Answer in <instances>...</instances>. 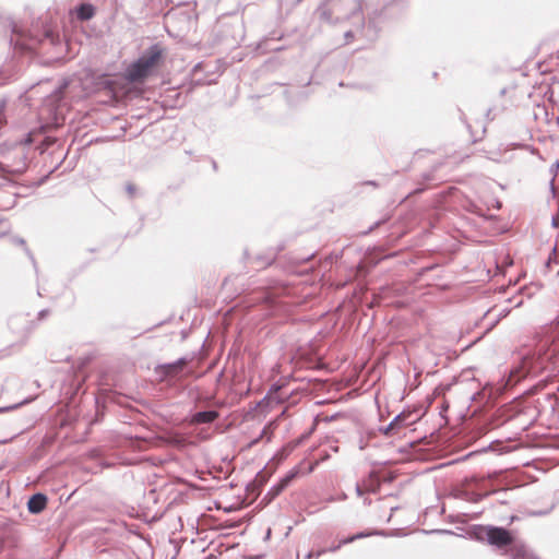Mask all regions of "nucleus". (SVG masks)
Returning <instances> with one entry per match:
<instances>
[{
    "mask_svg": "<svg viewBox=\"0 0 559 559\" xmlns=\"http://www.w3.org/2000/svg\"><path fill=\"white\" fill-rule=\"evenodd\" d=\"M509 554L511 559H539L525 545L522 544H513Z\"/></svg>",
    "mask_w": 559,
    "mask_h": 559,
    "instance_id": "39448f33",
    "label": "nucleus"
},
{
    "mask_svg": "<svg viewBox=\"0 0 559 559\" xmlns=\"http://www.w3.org/2000/svg\"><path fill=\"white\" fill-rule=\"evenodd\" d=\"M11 230V225L8 219L0 218V238L7 236Z\"/></svg>",
    "mask_w": 559,
    "mask_h": 559,
    "instance_id": "9d476101",
    "label": "nucleus"
},
{
    "mask_svg": "<svg viewBox=\"0 0 559 559\" xmlns=\"http://www.w3.org/2000/svg\"><path fill=\"white\" fill-rule=\"evenodd\" d=\"M275 260V254H271L265 260H263L262 265H270Z\"/></svg>",
    "mask_w": 559,
    "mask_h": 559,
    "instance_id": "dca6fc26",
    "label": "nucleus"
},
{
    "mask_svg": "<svg viewBox=\"0 0 559 559\" xmlns=\"http://www.w3.org/2000/svg\"><path fill=\"white\" fill-rule=\"evenodd\" d=\"M45 39L49 40L51 45H56L59 43V34L51 28L45 31Z\"/></svg>",
    "mask_w": 559,
    "mask_h": 559,
    "instance_id": "1a4fd4ad",
    "label": "nucleus"
},
{
    "mask_svg": "<svg viewBox=\"0 0 559 559\" xmlns=\"http://www.w3.org/2000/svg\"><path fill=\"white\" fill-rule=\"evenodd\" d=\"M219 417V413L215 409L197 412L188 418L190 425L211 424Z\"/></svg>",
    "mask_w": 559,
    "mask_h": 559,
    "instance_id": "7ed1b4c3",
    "label": "nucleus"
},
{
    "mask_svg": "<svg viewBox=\"0 0 559 559\" xmlns=\"http://www.w3.org/2000/svg\"><path fill=\"white\" fill-rule=\"evenodd\" d=\"M19 243H24V240L23 239H17L16 240Z\"/></svg>",
    "mask_w": 559,
    "mask_h": 559,
    "instance_id": "c756f323",
    "label": "nucleus"
},
{
    "mask_svg": "<svg viewBox=\"0 0 559 559\" xmlns=\"http://www.w3.org/2000/svg\"><path fill=\"white\" fill-rule=\"evenodd\" d=\"M325 551H326L325 549L319 550V551L316 554V557H317V558H318V557H320V556H321L322 554H324ZM313 556H314V554L310 551V552H308V554H307V556H306V557H307L308 559H310V558H312Z\"/></svg>",
    "mask_w": 559,
    "mask_h": 559,
    "instance_id": "6ab92c4d",
    "label": "nucleus"
},
{
    "mask_svg": "<svg viewBox=\"0 0 559 559\" xmlns=\"http://www.w3.org/2000/svg\"><path fill=\"white\" fill-rule=\"evenodd\" d=\"M47 504V497L44 493L37 492L33 495L27 502V510L32 514L40 513Z\"/></svg>",
    "mask_w": 559,
    "mask_h": 559,
    "instance_id": "20e7f679",
    "label": "nucleus"
},
{
    "mask_svg": "<svg viewBox=\"0 0 559 559\" xmlns=\"http://www.w3.org/2000/svg\"><path fill=\"white\" fill-rule=\"evenodd\" d=\"M559 169V160H556L551 167H550V171L554 174V177L551 178L550 180V188H551V191L555 192V187H554V181H555V177L557 175V171Z\"/></svg>",
    "mask_w": 559,
    "mask_h": 559,
    "instance_id": "ddd939ff",
    "label": "nucleus"
},
{
    "mask_svg": "<svg viewBox=\"0 0 559 559\" xmlns=\"http://www.w3.org/2000/svg\"><path fill=\"white\" fill-rule=\"evenodd\" d=\"M47 313H48V310H41V311H39L38 314L40 318H44Z\"/></svg>",
    "mask_w": 559,
    "mask_h": 559,
    "instance_id": "bb28decb",
    "label": "nucleus"
},
{
    "mask_svg": "<svg viewBox=\"0 0 559 559\" xmlns=\"http://www.w3.org/2000/svg\"><path fill=\"white\" fill-rule=\"evenodd\" d=\"M1 194L2 195L0 197V200L4 199V197H7L8 199H12L13 198V195L11 193H8L5 191H2Z\"/></svg>",
    "mask_w": 559,
    "mask_h": 559,
    "instance_id": "5701e85b",
    "label": "nucleus"
},
{
    "mask_svg": "<svg viewBox=\"0 0 559 559\" xmlns=\"http://www.w3.org/2000/svg\"><path fill=\"white\" fill-rule=\"evenodd\" d=\"M341 547H342V545H341V543H338L337 545L330 547V548L328 549V551L335 552V551H337Z\"/></svg>",
    "mask_w": 559,
    "mask_h": 559,
    "instance_id": "4be33fe9",
    "label": "nucleus"
},
{
    "mask_svg": "<svg viewBox=\"0 0 559 559\" xmlns=\"http://www.w3.org/2000/svg\"><path fill=\"white\" fill-rule=\"evenodd\" d=\"M164 58V49L160 46L150 47L135 62L128 67L126 71L127 80L133 83L144 82L159 70Z\"/></svg>",
    "mask_w": 559,
    "mask_h": 559,
    "instance_id": "f257e3e1",
    "label": "nucleus"
},
{
    "mask_svg": "<svg viewBox=\"0 0 559 559\" xmlns=\"http://www.w3.org/2000/svg\"><path fill=\"white\" fill-rule=\"evenodd\" d=\"M368 183L372 185V186H377V183L374 181H369Z\"/></svg>",
    "mask_w": 559,
    "mask_h": 559,
    "instance_id": "c85d7f7f",
    "label": "nucleus"
},
{
    "mask_svg": "<svg viewBox=\"0 0 559 559\" xmlns=\"http://www.w3.org/2000/svg\"><path fill=\"white\" fill-rule=\"evenodd\" d=\"M187 359L185 357H181L177 359L174 362L165 364L160 366L159 368L163 370V373L165 376H175L179 370L183 368L187 364Z\"/></svg>",
    "mask_w": 559,
    "mask_h": 559,
    "instance_id": "423d86ee",
    "label": "nucleus"
},
{
    "mask_svg": "<svg viewBox=\"0 0 559 559\" xmlns=\"http://www.w3.org/2000/svg\"><path fill=\"white\" fill-rule=\"evenodd\" d=\"M401 421V415H397L393 418V420L383 429L385 435H389L391 430L395 428V426Z\"/></svg>",
    "mask_w": 559,
    "mask_h": 559,
    "instance_id": "f8f14e48",
    "label": "nucleus"
},
{
    "mask_svg": "<svg viewBox=\"0 0 559 559\" xmlns=\"http://www.w3.org/2000/svg\"><path fill=\"white\" fill-rule=\"evenodd\" d=\"M298 471H290L285 477H283L277 485H275L276 492H281L288 484L296 477Z\"/></svg>",
    "mask_w": 559,
    "mask_h": 559,
    "instance_id": "6e6552de",
    "label": "nucleus"
},
{
    "mask_svg": "<svg viewBox=\"0 0 559 559\" xmlns=\"http://www.w3.org/2000/svg\"><path fill=\"white\" fill-rule=\"evenodd\" d=\"M265 433H266V427L261 431V433H260V436L258 438L252 440L251 445L257 444L259 442V440L262 439L263 436H265Z\"/></svg>",
    "mask_w": 559,
    "mask_h": 559,
    "instance_id": "f3484780",
    "label": "nucleus"
},
{
    "mask_svg": "<svg viewBox=\"0 0 559 559\" xmlns=\"http://www.w3.org/2000/svg\"><path fill=\"white\" fill-rule=\"evenodd\" d=\"M480 534L479 538L486 539L489 545L497 548L506 547L513 542L511 533L503 527L485 526L480 530Z\"/></svg>",
    "mask_w": 559,
    "mask_h": 559,
    "instance_id": "f03ea898",
    "label": "nucleus"
},
{
    "mask_svg": "<svg viewBox=\"0 0 559 559\" xmlns=\"http://www.w3.org/2000/svg\"><path fill=\"white\" fill-rule=\"evenodd\" d=\"M94 13V8L91 4L83 3L78 9V17L82 21L92 19Z\"/></svg>",
    "mask_w": 559,
    "mask_h": 559,
    "instance_id": "0eeeda50",
    "label": "nucleus"
},
{
    "mask_svg": "<svg viewBox=\"0 0 559 559\" xmlns=\"http://www.w3.org/2000/svg\"><path fill=\"white\" fill-rule=\"evenodd\" d=\"M355 540H356V539L354 538V535H352V536H349V537H347V538L342 539L340 543H341V545L343 546V545H346V544L353 543V542H355Z\"/></svg>",
    "mask_w": 559,
    "mask_h": 559,
    "instance_id": "a211bd4d",
    "label": "nucleus"
},
{
    "mask_svg": "<svg viewBox=\"0 0 559 559\" xmlns=\"http://www.w3.org/2000/svg\"><path fill=\"white\" fill-rule=\"evenodd\" d=\"M16 407H17V405H13V406H11V407H7V408H0V412H2V411H4V409H13V408H16Z\"/></svg>",
    "mask_w": 559,
    "mask_h": 559,
    "instance_id": "cd10ccee",
    "label": "nucleus"
},
{
    "mask_svg": "<svg viewBox=\"0 0 559 559\" xmlns=\"http://www.w3.org/2000/svg\"><path fill=\"white\" fill-rule=\"evenodd\" d=\"M487 496H489L488 492L487 493H472L471 497L468 498V500L477 503V502H480Z\"/></svg>",
    "mask_w": 559,
    "mask_h": 559,
    "instance_id": "4468645a",
    "label": "nucleus"
},
{
    "mask_svg": "<svg viewBox=\"0 0 559 559\" xmlns=\"http://www.w3.org/2000/svg\"><path fill=\"white\" fill-rule=\"evenodd\" d=\"M270 493H272L273 497H275L280 493V492H276L275 485L271 488Z\"/></svg>",
    "mask_w": 559,
    "mask_h": 559,
    "instance_id": "393cba45",
    "label": "nucleus"
},
{
    "mask_svg": "<svg viewBox=\"0 0 559 559\" xmlns=\"http://www.w3.org/2000/svg\"><path fill=\"white\" fill-rule=\"evenodd\" d=\"M510 310L508 308H504V309H501V311L499 312V316L498 318L501 319V318H504L509 314Z\"/></svg>",
    "mask_w": 559,
    "mask_h": 559,
    "instance_id": "412c9836",
    "label": "nucleus"
},
{
    "mask_svg": "<svg viewBox=\"0 0 559 559\" xmlns=\"http://www.w3.org/2000/svg\"><path fill=\"white\" fill-rule=\"evenodd\" d=\"M126 190H127V192H128L130 195H133V194H134V191H135V187H134L133 185H131V183H128V185L126 186Z\"/></svg>",
    "mask_w": 559,
    "mask_h": 559,
    "instance_id": "aec40b11",
    "label": "nucleus"
},
{
    "mask_svg": "<svg viewBox=\"0 0 559 559\" xmlns=\"http://www.w3.org/2000/svg\"><path fill=\"white\" fill-rule=\"evenodd\" d=\"M551 224H552V226L557 227V226H558V224H559V223H558V219H557L556 217H552V219H551Z\"/></svg>",
    "mask_w": 559,
    "mask_h": 559,
    "instance_id": "a878e982",
    "label": "nucleus"
},
{
    "mask_svg": "<svg viewBox=\"0 0 559 559\" xmlns=\"http://www.w3.org/2000/svg\"><path fill=\"white\" fill-rule=\"evenodd\" d=\"M372 535H383V532H380V531L360 532V533L355 534L354 538L357 540V539H361V538L369 537Z\"/></svg>",
    "mask_w": 559,
    "mask_h": 559,
    "instance_id": "9b49d317",
    "label": "nucleus"
},
{
    "mask_svg": "<svg viewBox=\"0 0 559 559\" xmlns=\"http://www.w3.org/2000/svg\"><path fill=\"white\" fill-rule=\"evenodd\" d=\"M14 203H15L14 200H12V202H10V201L7 202L5 201L3 203H0V207L3 209V210H8V209L12 207L14 205Z\"/></svg>",
    "mask_w": 559,
    "mask_h": 559,
    "instance_id": "2eb2a0df",
    "label": "nucleus"
},
{
    "mask_svg": "<svg viewBox=\"0 0 559 559\" xmlns=\"http://www.w3.org/2000/svg\"><path fill=\"white\" fill-rule=\"evenodd\" d=\"M355 491H356L357 496H362V493H364L361 487L358 484L356 485Z\"/></svg>",
    "mask_w": 559,
    "mask_h": 559,
    "instance_id": "b1692460",
    "label": "nucleus"
}]
</instances>
